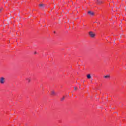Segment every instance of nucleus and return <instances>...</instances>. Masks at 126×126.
Masks as SVG:
<instances>
[{"instance_id": "f257e3e1", "label": "nucleus", "mask_w": 126, "mask_h": 126, "mask_svg": "<svg viewBox=\"0 0 126 126\" xmlns=\"http://www.w3.org/2000/svg\"><path fill=\"white\" fill-rule=\"evenodd\" d=\"M89 35L91 38H94L95 36V33H94L92 32H89Z\"/></svg>"}, {"instance_id": "f03ea898", "label": "nucleus", "mask_w": 126, "mask_h": 126, "mask_svg": "<svg viewBox=\"0 0 126 126\" xmlns=\"http://www.w3.org/2000/svg\"><path fill=\"white\" fill-rule=\"evenodd\" d=\"M5 82V79L4 77L0 78V83L1 84H3Z\"/></svg>"}, {"instance_id": "7ed1b4c3", "label": "nucleus", "mask_w": 126, "mask_h": 126, "mask_svg": "<svg viewBox=\"0 0 126 126\" xmlns=\"http://www.w3.org/2000/svg\"><path fill=\"white\" fill-rule=\"evenodd\" d=\"M88 14H89V15L90 16H93V15H94V12L91 11H89L88 12Z\"/></svg>"}, {"instance_id": "20e7f679", "label": "nucleus", "mask_w": 126, "mask_h": 126, "mask_svg": "<svg viewBox=\"0 0 126 126\" xmlns=\"http://www.w3.org/2000/svg\"><path fill=\"white\" fill-rule=\"evenodd\" d=\"M101 3H103V1L99 0H96V4L100 5V4H101Z\"/></svg>"}, {"instance_id": "39448f33", "label": "nucleus", "mask_w": 126, "mask_h": 126, "mask_svg": "<svg viewBox=\"0 0 126 126\" xmlns=\"http://www.w3.org/2000/svg\"><path fill=\"white\" fill-rule=\"evenodd\" d=\"M45 6V4H43V3L39 4V7L40 8H44Z\"/></svg>"}, {"instance_id": "423d86ee", "label": "nucleus", "mask_w": 126, "mask_h": 126, "mask_svg": "<svg viewBox=\"0 0 126 126\" xmlns=\"http://www.w3.org/2000/svg\"><path fill=\"white\" fill-rule=\"evenodd\" d=\"M104 78H106V79H109L110 78L111 76H110V75H106L104 76Z\"/></svg>"}, {"instance_id": "0eeeda50", "label": "nucleus", "mask_w": 126, "mask_h": 126, "mask_svg": "<svg viewBox=\"0 0 126 126\" xmlns=\"http://www.w3.org/2000/svg\"><path fill=\"white\" fill-rule=\"evenodd\" d=\"M51 95H52V96L56 95V92L54 91H52Z\"/></svg>"}, {"instance_id": "6e6552de", "label": "nucleus", "mask_w": 126, "mask_h": 126, "mask_svg": "<svg viewBox=\"0 0 126 126\" xmlns=\"http://www.w3.org/2000/svg\"><path fill=\"white\" fill-rule=\"evenodd\" d=\"M87 77L88 79H90L91 78V75L89 74L87 75Z\"/></svg>"}, {"instance_id": "1a4fd4ad", "label": "nucleus", "mask_w": 126, "mask_h": 126, "mask_svg": "<svg viewBox=\"0 0 126 126\" xmlns=\"http://www.w3.org/2000/svg\"><path fill=\"white\" fill-rule=\"evenodd\" d=\"M64 100V96H63V98H61V101H63Z\"/></svg>"}, {"instance_id": "9d476101", "label": "nucleus", "mask_w": 126, "mask_h": 126, "mask_svg": "<svg viewBox=\"0 0 126 126\" xmlns=\"http://www.w3.org/2000/svg\"><path fill=\"white\" fill-rule=\"evenodd\" d=\"M74 90H77V87H74Z\"/></svg>"}, {"instance_id": "9b49d317", "label": "nucleus", "mask_w": 126, "mask_h": 126, "mask_svg": "<svg viewBox=\"0 0 126 126\" xmlns=\"http://www.w3.org/2000/svg\"><path fill=\"white\" fill-rule=\"evenodd\" d=\"M1 10H2V8H0V12H1Z\"/></svg>"}, {"instance_id": "f8f14e48", "label": "nucleus", "mask_w": 126, "mask_h": 126, "mask_svg": "<svg viewBox=\"0 0 126 126\" xmlns=\"http://www.w3.org/2000/svg\"><path fill=\"white\" fill-rule=\"evenodd\" d=\"M27 80L29 82H30L31 80H30V79H27Z\"/></svg>"}, {"instance_id": "ddd939ff", "label": "nucleus", "mask_w": 126, "mask_h": 126, "mask_svg": "<svg viewBox=\"0 0 126 126\" xmlns=\"http://www.w3.org/2000/svg\"><path fill=\"white\" fill-rule=\"evenodd\" d=\"M37 54V52H34V54L36 55Z\"/></svg>"}]
</instances>
